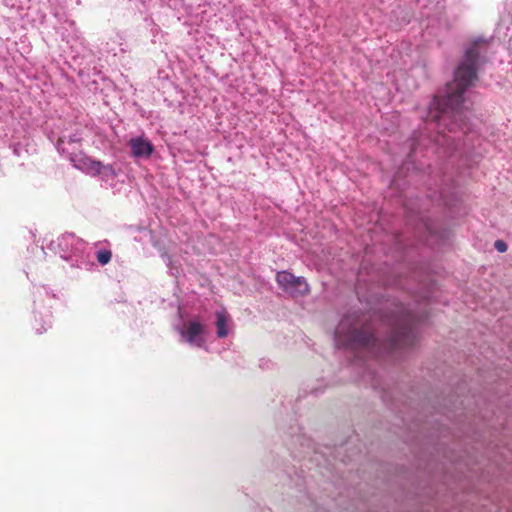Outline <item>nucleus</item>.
I'll use <instances>...</instances> for the list:
<instances>
[{"label": "nucleus", "mask_w": 512, "mask_h": 512, "mask_svg": "<svg viewBox=\"0 0 512 512\" xmlns=\"http://www.w3.org/2000/svg\"><path fill=\"white\" fill-rule=\"evenodd\" d=\"M491 53L492 41L482 37L465 45L463 57L454 71L453 82L446 87L443 95H436L430 103L425 130L414 132L409 139L405 165L413 164L417 151L428 146L443 149V153L449 156L469 148L473 125L465 94L478 80V73Z\"/></svg>", "instance_id": "obj_1"}, {"label": "nucleus", "mask_w": 512, "mask_h": 512, "mask_svg": "<svg viewBox=\"0 0 512 512\" xmlns=\"http://www.w3.org/2000/svg\"><path fill=\"white\" fill-rule=\"evenodd\" d=\"M386 327V336L380 339L365 315L353 311L346 314L334 331L337 348L354 354L356 360L365 363L362 353L374 357L400 358L402 352L412 348L418 341L419 320L403 304L380 317Z\"/></svg>", "instance_id": "obj_2"}, {"label": "nucleus", "mask_w": 512, "mask_h": 512, "mask_svg": "<svg viewBox=\"0 0 512 512\" xmlns=\"http://www.w3.org/2000/svg\"><path fill=\"white\" fill-rule=\"evenodd\" d=\"M41 249L43 252H45V249H49L62 259L70 261L71 267L88 271L94 266L90 261L86 242L73 233L62 234L56 240L44 238Z\"/></svg>", "instance_id": "obj_3"}, {"label": "nucleus", "mask_w": 512, "mask_h": 512, "mask_svg": "<svg viewBox=\"0 0 512 512\" xmlns=\"http://www.w3.org/2000/svg\"><path fill=\"white\" fill-rule=\"evenodd\" d=\"M179 314L181 321L175 326V328L180 335L181 341L192 347H203L209 335V329L204 320L199 316H195L190 319H183L180 309Z\"/></svg>", "instance_id": "obj_4"}, {"label": "nucleus", "mask_w": 512, "mask_h": 512, "mask_svg": "<svg viewBox=\"0 0 512 512\" xmlns=\"http://www.w3.org/2000/svg\"><path fill=\"white\" fill-rule=\"evenodd\" d=\"M55 296L46 287H40L35 293L34 300V324L33 327L38 334L45 332L52 324V314L49 308Z\"/></svg>", "instance_id": "obj_5"}, {"label": "nucleus", "mask_w": 512, "mask_h": 512, "mask_svg": "<svg viewBox=\"0 0 512 512\" xmlns=\"http://www.w3.org/2000/svg\"><path fill=\"white\" fill-rule=\"evenodd\" d=\"M57 151L66 156L73 166L87 174L92 175L95 167H98V161L91 159L82 152L71 151L66 147V138L58 139L56 144Z\"/></svg>", "instance_id": "obj_6"}, {"label": "nucleus", "mask_w": 512, "mask_h": 512, "mask_svg": "<svg viewBox=\"0 0 512 512\" xmlns=\"http://www.w3.org/2000/svg\"><path fill=\"white\" fill-rule=\"evenodd\" d=\"M276 282L283 291L293 297L307 295L310 291L306 279L295 276L288 271H280L276 274Z\"/></svg>", "instance_id": "obj_7"}, {"label": "nucleus", "mask_w": 512, "mask_h": 512, "mask_svg": "<svg viewBox=\"0 0 512 512\" xmlns=\"http://www.w3.org/2000/svg\"><path fill=\"white\" fill-rule=\"evenodd\" d=\"M127 146L130 156L136 161L148 160L155 151L153 143L144 134L131 137Z\"/></svg>", "instance_id": "obj_8"}, {"label": "nucleus", "mask_w": 512, "mask_h": 512, "mask_svg": "<svg viewBox=\"0 0 512 512\" xmlns=\"http://www.w3.org/2000/svg\"><path fill=\"white\" fill-rule=\"evenodd\" d=\"M231 317L226 310H217L214 313V325L218 338H225L230 330Z\"/></svg>", "instance_id": "obj_9"}, {"label": "nucleus", "mask_w": 512, "mask_h": 512, "mask_svg": "<svg viewBox=\"0 0 512 512\" xmlns=\"http://www.w3.org/2000/svg\"><path fill=\"white\" fill-rule=\"evenodd\" d=\"M93 176H100L102 180L109 181L114 180L117 177V172L112 164H103L98 161V167H95Z\"/></svg>", "instance_id": "obj_10"}, {"label": "nucleus", "mask_w": 512, "mask_h": 512, "mask_svg": "<svg viewBox=\"0 0 512 512\" xmlns=\"http://www.w3.org/2000/svg\"><path fill=\"white\" fill-rule=\"evenodd\" d=\"M169 272L172 276L178 277L182 273L181 263L178 258L171 256L167 253L162 255Z\"/></svg>", "instance_id": "obj_11"}, {"label": "nucleus", "mask_w": 512, "mask_h": 512, "mask_svg": "<svg viewBox=\"0 0 512 512\" xmlns=\"http://www.w3.org/2000/svg\"><path fill=\"white\" fill-rule=\"evenodd\" d=\"M66 138V147L71 151H77L78 146L82 140V136L80 133L75 132L69 135L63 134L58 139Z\"/></svg>", "instance_id": "obj_12"}, {"label": "nucleus", "mask_w": 512, "mask_h": 512, "mask_svg": "<svg viewBox=\"0 0 512 512\" xmlns=\"http://www.w3.org/2000/svg\"><path fill=\"white\" fill-rule=\"evenodd\" d=\"M96 259L102 266L107 265L112 258V251L107 248H101L95 253Z\"/></svg>", "instance_id": "obj_13"}, {"label": "nucleus", "mask_w": 512, "mask_h": 512, "mask_svg": "<svg viewBox=\"0 0 512 512\" xmlns=\"http://www.w3.org/2000/svg\"><path fill=\"white\" fill-rule=\"evenodd\" d=\"M494 247L500 253H504L507 251V244L503 240L495 241Z\"/></svg>", "instance_id": "obj_14"}, {"label": "nucleus", "mask_w": 512, "mask_h": 512, "mask_svg": "<svg viewBox=\"0 0 512 512\" xmlns=\"http://www.w3.org/2000/svg\"><path fill=\"white\" fill-rule=\"evenodd\" d=\"M312 392H313L315 395H318L321 391H319L318 389H314Z\"/></svg>", "instance_id": "obj_15"}, {"label": "nucleus", "mask_w": 512, "mask_h": 512, "mask_svg": "<svg viewBox=\"0 0 512 512\" xmlns=\"http://www.w3.org/2000/svg\"><path fill=\"white\" fill-rule=\"evenodd\" d=\"M397 179L392 180V185H396Z\"/></svg>", "instance_id": "obj_16"}]
</instances>
